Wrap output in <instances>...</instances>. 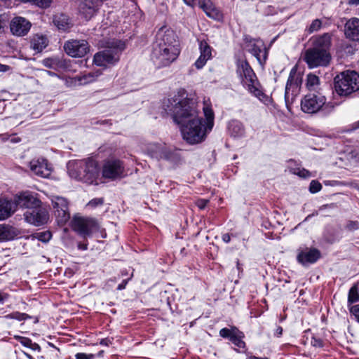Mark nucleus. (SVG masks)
Instances as JSON below:
<instances>
[{"instance_id": "nucleus-6", "label": "nucleus", "mask_w": 359, "mask_h": 359, "mask_svg": "<svg viewBox=\"0 0 359 359\" xmlns=\"http://www.w3.org/2000/svg\"><path fill=\"white\" fill-rule=\"evenodd\" d=\"M105 49L94 55V63L100 67L114 65L119 60L120 53L126 48L125 42L118 39L106 41Z\"/></svg>"}, {"instance_id": "nucleus-21", "label": "nucleus", "mask_w": 359, "mask_h": 359, "mask_svg": "<svg viewBox=\"0 0 359 359\" xmlns=\"http://www.w3.org/2000/svg\"><path fill=\"white\" fill-rule=\"evenodd\" d=\"M98 0H83L79 5V11L86 20H90L99 8Z\"/></svg>"}, {"instance_id": "nucleus-55", "label": "nucleus", "mask_w": 359, "mask_h": 359, "mask_svg": "<svg viewBox=\"0 0 359 359\" xmlns=\"http://www.w3.org/2000/svg\"><path fill=\"white\" fill-rule=\"evenodd\" d=\"M283 334V328L280 327V326H278L276 331H275V335L277 337H280Z\"/></svg>"}, {"instance_id": "nucleus-54", "label": "nucleus", "mask_w": 359, "mask_h": 359, "mask_svg": "<svg viewBox=\"0 0 359 359\" xmlns=\"http://www.w3.org/2000/svg\"><path fill=\"white\" fill-rule=\"evenodd\" d=\"M222 241L224 242V243H229L230 241H231V236L229 233H224L222 235Z\"/></svg>"}, {"instance_id": "nucleus-19", "label": "nucleus", "mask_w": 359, "mask_h": 359, "mask_svg": "<svg viewBox=\"0 0 359 359\" xmlns=\"http://www.w3.org/2000/svg\"><path fill=\"white\" fill-rule=\"evenodd\" d=\"M31 23L25 18L15 17L10 23L11 32L13 35L22 36L29 31Z\"/></svg>"}, {"instance_id": "nucleus-12", "label": "nucleus", "mask_w": 359, "mask_h": 359, "mask_svg": "<svg viewBox=\"0 0 359 359\" xmlns=\"http://www.w3.org/2000/svg\"><path fill=\"white\" fill-rule=\"evenodd\" d=\"M72 228L81 236H90L93 231L98 229L96 221L91 218L76 217L72 221Z\"/></svg>"}, {"instance_id": "nucleus-56", "label": "nucleus", "mask_w": 359, "mask_h": 359, "mask_svg": "<svg viewBox=\"0 0 359 359\" xmlns=\"http://www.w3.org/2000/svg\"><path fill=\"white\" fill-rule=\"evenodd\" d=\"M8 294L0 292V303H4V302L8 299Z\"/></svg>"}, {"instance_id": "nucleus-43", "label": "nucleus", "mask_w": 359, "mask_h": 359, "mask_svg": "<svg viewBox=\"0 0 359 359\" xmlns=\"http://www.w3.org/2000/svg\"><path fill=\"white\" fill-rule=\"evenodd\" d=\"M15 337L22 346L28 348L31 346L32 341L29 338L20 336H15Z\"/></svg>"}, {"instance_id": "nucleus-23", "label": "nucleus", "mask_w": 359, "mask_h": 359, "mask_svg": "<svg viewBox=\"0 0 359 359\" xmlns=\"http://www.w3.org/2000/svg\"><path fill=\"white\" fill-rule=\"evenodd\" d=\"M320 257L317 249H305L301 250L297 255V260L304 266L315 263Z\"/></svg>"}, {"instance_id": "nucleus-22", "label": "nucleus", "mask_w": 359, "mask_h": 359, "mask_svg": "<svg viewBox=\"0 0 359 359\" xmlns=\"http://www.w3.org/2000/svg\"><path fill=\"white\" fill-rule=\"evenodd\" d=\"M344 35L350 40L359 41V18H351L346 21L344 25Z\"/></svg>"}, {"instance_id": "nucleus-60", "label": "nucleus", "mask_w": 359, "mask_h": 359, "mask_svg": "<svg viewBox=\"0 0 359 359\" xmlns=\"http://www.w3.org/2000/svg\"><path fill=\"white\" fill-rule=\"evenodd\" d=\"M24 354L28 359H34L30 354L24 352Z\"/></svg>"}, {"instance_id": "nucleus-36", "label": "nucleus", "mask_w": 359, "mask_h": 359, "mask_svg": "<svg viewBox=\"0 0 359 359\" xmlns=\"http://www.w3.org/2000/svg\"><path fill=\"white\" fill-rule=\"evenodd\" d=\"M348 300L349 303H355L359 300V295L355 286H353L350 289Z\"/></svg>"}, {"instance_id": "nucleus-39", "label": "nucleus", "mask_w": 359, "mask_h": 359, "mask_svg": "<svg viewBox=\"0 0 359 359\" xmlns=\"http://www.w3.org/2000/svg\"><path fill=\"white\" fill-rule=\"evenodd\" d=\"M6 318L8 319H16L18 320L21 321L28 318V316L26 313H20L17 311L8 314L7 316H6Z\"/></svg>"}, {"instance_id": "nucleus-28", "label": "nucleus", "mask_w": 359, "mask_h": 359, "mask_svg": "<svg viewBox=\"0 0 359 359\" xmlns=\"http://www.w3.org/2000/svg\"><path fill=\"white\" fill-rule=\"evenodd\" d=\"M53 23L58 29L67 31L70 28L69 17L63 13L57 14L54 16Z\"/></svg>"}, {"instance_id": "nucleus-30", "label": "nucleus", "mask_w": 359, "mask_h": 359, "mask_svg": "<svg viewBox=\"0 0 359 359\" xmlns=\"http://www.w3.org/2000/svg\"><path fill=\"white\" fill-rule=\"evenodd\" d=\"M43 65L48 68L57 71L65 68L64 62L57 57L44 59L43 60Z\"/></svg>"}, {"instance_id": "nucleus-16", "label": "nucleus", "mask_w": 359, "mask_h": 359, "mask_svg": "<svg viewBox=\"0 0 359 359\" xmlns=\"http://www.w3.org/2000/svg\"><path fill=\"white\" fill-rule=\"evenodd\" d=\"M25 219L35 226L43 225L48 220V212L41 208H34L24 213Z\"/></svg>"}, {"instance_id": "nucleus-44", "label": "nucleus", "mask_w": 359, "mask_h": 359, "mask_svg": "<svg viewBox=\"0 0 359 359\" xmlns=\"http://www.w3.org/2000/svg\"><path fill=\"white\" fill-rule=\"evenodd\" d=\"M346 228L348 231H355L359 229V223L357 221H348Z\"/></svg>"}, {"instance_id": "nucleus-46", "label": "nucleus", "mask_w": 359, "mask_h": 359, "mask_svg": "<svg viewBox=\"0 0 359 359\" xmlns=\"http://www.w3.org/2000/svg\"><path fill=\"white\" fill-rule=\"evenodd\" d=\"M76 359H94L95 355L90 353H78L75 355Z\"/></svg>"}, {"instance_id": "nucleus-18", "label": "nucleus", "mask_w": 359, "mask_h": 359, "mask_svg": "<svg viewBox=\"0 0 359 359\" xmlns=\"http://www.w3.org/2000/svg\"><path fill=\"white\" fill-rule=\"evenodd\" d=\"M14 203L20 208H25L31 210L34 208H39L41 201L29 192H24L15 197Z\"/></svg>"}, {"instance_id": "nucleus-63", "label": "nucleus", "mask_w": 359, "mask_h": 359, "mask_svg": "<svg viewBox=\"0 0 359 359\" xmlns=\"http://www.w3.org/2000/svg\"><path fill=\"white\" fill-rule=\"evenodd\" d=\"M358 126H359V122L358 123Z\"/></svg>"}, {"instance_id": "nucleus-32", "label": "nucleus", "mask_w": 359, "mask_h": 359, "mask_svg": "<svg viewBox=\"0 0 359 359\" xmlns=\"http://www.w3.org/2000/svg\"><path fill=\"white\" fill-rule=\"evenodd\" d=\"M244 334L239 330H236L235 334L231 337L230 341L238 348H243L245 347V342L242 340Z\"/></svg>"}, {"instance_id": "nucleus-2", "label": "nucleus", "mask_w": 359, "mask_h": 359, "mask_svg": "<svg viewBox=\"0 0 359 359\" xmlns=\"http://www.w3.org/2000/svg\"><path fill=\"white\" fill-rule=\"evenodd\" d=\"M205 116V123L203 118L198 115L195 118L185 121L178 124L183 137V139L190 144H196L202 142L214 125V112L208 105L203 107Z\"/></svg>"}, {"instance_id": "nucleus-41", "label": "nucleus", "mask_w": 359, "mask_h": 359, "mask_svg": "<svg viewBox=\"0 0 359 359\" xmlns=\"http://www.w3.org/2000/svg\"><path fill=\"white\" fill-rule=\"evenodd\" d=\"M322 22L319 19H316L312 21L311 25L309 27V32L312 33L313 32H316L319 30L321 27Z\"/></svg>"}, {"instance_id": "nucleus-53", "label": "nucleus", "mask_w": 359, "mask_h": 359, "mask_svg": "<svg viewBox=\"0 0 359 359\" xmlns=\"http://www.w3.org/2000/svg\"><path fill=\"white\" fill-rule=\"evenodd\" d=\"M10 69L11 67L8 65L0 64V72H6Z\"/></svg>"}, {"instance_id": "nucleus-33", "label": "nucleus", "mask_w": 359, "mask_h": 359, "mask_svg": "<svg viewBox=\"0 0 359 359\" xmlns=\"http://www.w3.org/2000/svg\"><path fill=\"white\" fill-rule=\"evenodd\" d=\"M23 2H29L31 3L39 8H48L53 0H21Z\"/></svg>"}, {"instance_id": "nucleus-3", "label": "nucleus", "mask_w": 359, "mask_h": 359, "mask_svg": "<svg viewBox=\"0 0 359 359\" xmlns=\"http://www.w3.org/2000/svg\"><path fill=\"white\" fill-rule=\"evenodd\" d=\"M172 40L173 34L171 32H164L163 27L159 29L151 53V58L158 67L170 65L180 54L178 44Z\"/></svg>"}, {"instance_id": "nucleus-15", "label": "nucleus", "mask_w": 359, "mask_h": 359, "mask_svg": "<svg viewBox=\"0 0 359 359\" xmlns=\"http://www.w3.org/2000/svg\"><path fill=\"white\" fill-rule=\"evenodd\" d=\"M248 50L255 56L260 64L265 62L267 57V50L264 43L260 39H252L247 44Z\"/></svg>"}, {"instance_id": "nucleus-52", "label": "nucleus", "mask_w": 359, "mask_h": 359, "mask_svg": "<svg viewBox=\"0 0 359 359\" xmlns=\"http://www.w3.org/2000/svg\"><path fill=\"white\" fill-rule=\"evenodd\" d=\"M129 279H130V278H128V280H123L122 281V283H120V284L118 285V287H117V290H123V289L126 287V285H127L128 281V280H129Z\"/></svg>"}, {"instance_id": "nucleus-47", "label": "nucleus", "mask_w": 359, "mask_h": 359, "mask_svg": "<svg viewBox=\"0 0 359 359\" xmlns=\"http://www.w3.org/2000/svg\"><path fill=\"white\" fill-rule=\"evenodd\" d=\"M103 203V199L102 198H95L91 200L88 203V206L91 207H96L97 205H102Z\"/></svg>"}, {"instance_id": "nucleus-27", "label": "nucleus", "mask_w": 359, "mask_h": 359, "mask_svg": "<svg viewBox=\"0 0 359 359\" xmlns=\"http://www.w3.org/2000/svg\"><path fill=\"white\" fill-rule=\"evenodd\" d=\"M228 131L229 135L235 138L243 137L245 134L244 125L237 120H232L229 123Z\"/></svg>"}, {"instance_id": "nucleus-31", "label": "nucleus", "mask_w": 359, "mask_h": 359, "mask_svg": "<svg viewBox=\"0 0 359 359\" xmlns=\"http://www.w3.org/2000/svg\"><path fill=\"white\" fill-rule=\"evenodd\" d=\"M47 39L43 36H35L31 41L32 48L37 52H41L47 46Z\"/></svg>"}, {"instance_id": "nucleus-20", "label": "nucleus", "mask_w": 359, "mask_h": 359, "mask_svg": "<svg viewBox=\"0 0 359 359\" xmlns=\"http://www.w3.org/2000/svg\"><path fill=\"white\" fill-rule=\"evenodd\" d=\"M31 170L41 177H48L52 172L51 167L44 158L33 159L29 163Z\"/></svg>"}, {"instance_id": "nucleus-29", "label": "nucleus", "mask_w": 359, "mask_h": 359, "mask_svg": "<svg viewBox=\"0 0 359 359\" xmlns=\"http://www.w3.org/2000/svg\"><path fill=\"white\" fill-rule=\"evenodd\" d=\"M17 236V230L8 225H0V240L9 241Z\"/></svg>"}, {"instance_id": "nucleus-1", "label": "nucleus", "mask_w": 359, "mask_h": 359, "mask_svg": "<svg viewBox=\"0 0 359 359\" xmlns=\"http://www.w3.org/2000/svg\"><path fill=\"white\" fill-rule=\"evenodd\" d=\"M163 108L177 125L200 114L196 101L184 89H180L171 97L164 100Z\"/></svg>"}, {"instance_id": "nucleus-4", "label": "nucleus", "mask_w": 359, "mask_h": 359, "mask_svg": "<svg viewBox=\"0 0 359 359\" xmlns=\"http://www.w3.org/2000/svg\"><path fill=\"white\" fill-rule=\"evenodd\" d=\"M311 47L304 53V60L311 69L327 66L331 60V36L328 33L311 38Z\"/></svg>"}, {"instance_id": "nucleus-8", "label": "nucleus", "mask_w": 359, "mask_h": 359, "mask_svg": "<svg viewBox=\"0 0 359 359\" xmlns=\"http://www.w3.org/2000/svg\"><path fill=\"white\" fill-rule=\"evenodd\" d=\"M237 72L242 76V82L248 90L256 97L262 95L261 90L259 88V83L257 80L256 75L249 63L246 60L239 61Z\"/></svg>"}, {"instance_id": "nucleus-61", "label": "nucleus", "mask_w": 359, "mask_h": 359, "mask_svg": "<svg viewBox=\"0 0 359 359\" xmlns=\"http://www.w3.org/2000/svg\"><path fill=\"white\" fill-rule=\"evenodd\" d=\"M46 72L48 75L52 76L55 75V74L54 72H50V71H48V70H47V71H46Z\"/></svg>"}, {"instance_id": "nucleus-24", "label": "nucleus", "mask_w": 359, "mask_h": 359, "mask_svg": "<svg viewBox=\"0 0 359 359\" xmlns=\"http://www.w3.org/2000/svg\"><path fill=\"white\" fill-rule=\"evenodd\" d=\"M200 56L195 62V66L197 69H201L212 57V48L205 41H199Z\"/></svg>"}, {"instance_id": "nucleus-38", "label": "nucleus", "mask_w": 359, "mask_h": 359, "mask_svg": "<svg viewBox=\"0 0 359 359\" xmlns=\"http://www.w3.org/2000/svg\"><path fill=\"white\" fill-rule=\"evenodd\" d=\"M100 74L96 73H88V74H84L82 77L79 79V81L82 83H87L89 82H92L95 80V77H97Z\"/></svg>"}, {"instance_id": "nucleus-50", "label": "nucleus", "mask_w": 359, "mask_h": 359, "mask_svg": "<svg viewBox=\"0 0 359 359\" xmlns=\"http://www.w3.org/2000/svg\"><path fill=\"white\" fill-rule=\"evenodd\" d=\"M351 311L355 315L359 322V304L352 306Z\"/></svg>"}, {"instance_id": "nucleus-25", "label": "nucleus", "mask_w": 359, "mask_h": 359, "mask_svg": "<svg viewBox=\"0 0 359 359\" xmlns=\"http://www.w3.org/2000/svg\"><path fill=\"white\" fill-rule=\"evenodd\" d=\"M198 5L210 18L219 20L222 15L210 0H198Z\"/></svg>"}, {"instance_id": "nucleus-40", "label": "nucleus", "mask_w": 359, "mask_h": 359, "mask_svg": "<svg viewBox=\"0 0 359 359\" xmlns=\"http://www.w3.org/2000/svg\"><path fill=\"white\" fill-rule=\"evenodd\" d=\"M292 172L302 178H307L311 176L310 172L304 168H294Z\"/></svg>"}, {"instance_id": "nucleus-34", "label": "nucleus", "mask_w": 359, "mask_h": 359, "mask_svg": "<svg viewBox=\"0 0 359 359\" xmlns=\"http://www.w3.org/2000/svg\"><path fill=\"white\" fill-rule=\"evenodd\" d=\"M238 330L236 327H232L230 329L224 327L220 330L219 335L223 338H227L230 340L231 337L235 334L236 330Z\"/></svg>"}, {"instance_id": "nucleus-35", "label": "nucleus", "mask_w": 359, "mask_h": 359, "mask_svg": "<svg viewBox=\"0 0 359 359\" xmlns=\"http://www.w3.org/2000/svg\"><path fill=\"white\" fill-rule=\"evenodd\" d=\"M319 83V78L312 74H309L307 76V83L306 86L309 89L314 88L316 86H317Z\"/></svg>"}, {"instance_id": "nucleus-9", "label": "nucleus", "mask_w": 359, "mask_h": 359, "mask_svg": "<svg viewBox=\"0 0 359 359\" xmlns=\"http://www.w3.org/2000/svg\"><path fill=\"white\" fill-rule=\"evenodd\" d=\"M146 151L149 156L158 161L165 160L175 162L178 160L176 151L170 149L164 143H149L147 146Z\"/></svg>"}, {"instance_id": "nucleus-58", "label": "nucleus", "mask_w": 359, "mask_h": 359, "mask_svg": "<svg viewBox=\"0 0 359 359\" xmlns=\"http://www.w3.org/2000/svg\"><path fill=\"white\" fill-rule=\"evenodd\" d=\"M348 4L350 5H359V0H349Z\"/></svg>"}, {"instance_id": "nucleus-48", "label": "nucleus", "mask_w": 359, "mask_h": 359, "mask_svg": "<svg viewBox=\"0 0 359 359\" xmlns=\"http://www.w3.org/2000/svg\"><path fill=\"white\" fill-rule=\"evenodd\" d=\"M344 51L347 54H353L355 51V48L351 44H346L344 46Z\"/></svg>"}, {"instance_id": "nucleus-51", "label": "nucleus", "mask_w": 359, "mask_h": 359, "mask_svg": "<svg viewBox=\"0 0 359 359\" xmlns=\"http://www.w3.org/2000/svg\"><path fill=\"white\" fill-rule=\"evenodd\" d=\"M29 348H31L33 351H38V352H39L41 351L40 346L38 344L34 343V342L32 343L31 346L29 347Z\"/></svg>"}, {"instance_id": "nucleus-62", "label": "nucleus", "mask_w": 359, "mask_h": 359, "mask_svg": "<svg viewBox=\"0 0 359 359\" xmlns=\"http://www.w3.org/2000/svg\"><path fill=\"white\" fill-rule=\"evenodd\" d=\"M107 339H102L100 342L101 344H104V341H106Z\"/></svg>"}, {"instance_id": "nucleus-42", "label": "nucleus", "mask_w": 359, "mask_h": 359, "mask_svg": "<svg viewBox=\"0 0 359 359\" xmlns=\"http://www.w3.org/2000/svg\"><path fill=\"white\" fill-rule=\"evenodd\" d=\"M322 185L316 180H312L310 183L309 191L312 194H316L320 191Z\"/></svg>"}, {"instance_id": "nucleus-37", "label": "nucleus", "mask_w": 359, "mask_h": 359, "mask_svg": "<svg viewBox=\"0 0 359 359\" xmlns=\"http://www.w3.org/2000/svg\"><path fill=\"white\" fill-rule=\"evenodd\" d=\"M34 237L36 238L39 241L46 243L50 241L52 237V234L50 231H46L36 233Z\"/></svg>"}, {"instance_id": "nucleus-57", "label": "nucleus", "mask_w": 359, "mask_h": 359, "mask_svg": "<svg viewBox=\"0 0 359 359\" xmlns=\"http://www.w3.org/2000/svg\"><path fill=\"white\" fill-rule=\"evenodd\" d=\"M78 248L79 250H86L88 248V245L86 243H79L78 244Z\"/></svg>"}, {"instance_id": "nucleus-13", "label": "nucleus", "mask_w": 359, "mask_h": 359, "mask_svg": "<svg viewBox=\"0 0 359 359\" xmlns=\"http://www.w3.org/2000/svg\"><path fill=\"white\" fill-rule=\"evenodd\" d=\"M64 49L72 57H82L89 51V46L86 40H71L65 43Z\"/></svg>"}, {"instance_id": "nucleus-59", "label": "nucleus", "mask_w": 359, "mask_h": 359, "mask_svg": "<svg viewBox=\"0 0 359 359\" xmlns=\"http://www.w3.org/2000/svg\"><path fill=\"white\" fill-rule=\"evenodd\" d=\"M195 0H184V3L188 6H193Z\"/></svg>"}, {"instance_id": "nucleus-7", "label": "nucleus", "mask_w": 359, "mask_h": 359, "mask_svg": "<svg viewBox=\"0 0 359 359\" xmlns=\"http://www.w3.org/2000/svg\"><path fill=\"white\" fill-rule=\"evenodd\" d=\"M334 89L340 96H347L359 90V74L354 71L341 73L334 78Z\"/></svg>"}, {"instance_id": "nucleus-45", "label": "nucleus", "mask_w": 359, "mask_h": 359, "mask_svg": "<svg viewBox=\"0 0 359 359\" xmlns=\"http://www.w3.org/2000/svg\"><path fill=\"white\" fill-rule=\"evenodd\" d=\"M311 344L314 347H323V341L321 339L318 338L316 337H313L311 340Z\"/></svg>"}, {"instance_id": "nucleus-11", "label": "nucleus", "mask_w": 359, "mask_h": 359, "mask_svg": "<svg viewBox=\"0 0 359 359\" xmlns=\"http://www.w3.org/2000/svg\"><path fill=\"white\" fill-rule=\"evenodd\" d=\"M326 98L320 93H309L301 101V109L304 113L315 114L325 104Z\"/></svg>"}, {"instance_id": "nucleus-17", "label": "nucleus", "mask_w": 359, "mask_h": 359, "mask_svg": "<svg viewBox=\"0 0 359 359\" xmlns=\"http://www.w3.org/2000/svg\"><path fill=\"white\" fill-rule=\"evenodd\" d=\"M123 172V163L121 161L111 159L106 161L103 165L102 175L105 178L115 179Z\"/></svg>"}, {"instance_id": "nucleus-5", "label": "nucleus", "mask_w": 359, "mask_h": 359, "mask_svg": "<svg viewBox=\"0 0 359 359\" xmlns=\"http://www.w3.org/2000/svg\"><path fill=\"white\" fill-rule=\"evenodd\" d=\"M67 169L71 177L89 184H97L99 168L93 159L71 161L67 163Z\"/></svg>"}, {"instance_id": "nucleus-26", "label": "nucleus", "mask_w": 359, "mask_h": 359, "mask_svg": "<svg viewBox=\"0 0 359 359\" xmlns=\"http://www.w3.org/2000/svg\"><path fill=\"white\" fill-rule=\"evenodd\" d=\"M16 210L14 201L7 199H0V220L11 217Z\"/></svg>"}, {"instance_id": "nucleus-49", "label": "nucleus", "mask_w": 359, "mask_h": 359, "mask_svg": "<svg viewBox=\"0 0 359 359\" xmlns=\"http://www.w3.org/2000/svg\"><path fill=\"white\" fill-rule=\"evenodd\" d=\"M208 203V200L200 199L197 201L196 204H197V206L200 209H204L205 208V206L207 205Z\"/></svg>"}, {"instance_id": "nucleus-10", "label": "nucleus", "mask_w": 359, "mask_h": 359, "mask_svg": "<svg viewBox=\"0 0 359 359\" xmlns=\"http://www.w3.org/2000/svg\"><path fill=\"white\" fill-rule=\"evenodd\" d=\"M302 76L297 72L296 67H293L286 83L285 91V100L286 104L292 103L295 97L299 94Z\"/></svg>"}, {"instance_id": "nucleus-14", "label": "nucleus", "mask_w": 359, "mask_h": 359, "mask_svg": "<svg viewBox=\"0 0 359 359\" xmlns=\"http://www.w3.org/2000/svg\"><path fill=\"white\" fill-rule=\"evenodd\" d=\"M51 202L57 222L59 224L66 223L70 217L67 199L60 196H55L52 198Z\"/></svg>"}]
</instances>
